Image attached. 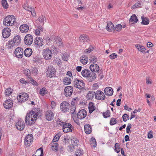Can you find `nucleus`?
Listing matches in <instances>:
<instances>
[{"instance_id": "27", "label": "nucleus", "mask_w": 156, "mask_h": 156, "mask_svg": "<svg viewBox=\"0 0 156 156\" xmlns=\"http://www.w3.org/2000/svg\"><path fill=\"white\" fill-rule=\"evenodd\" d=\"M32 53V50L31 49L29 48H27L24 51L25 56L28 57H30Z\"/></svg>"}, {"instance_id": "24", "label": "nucleus", "mask_w": 156, "mask_h": 156, "mask_svg": "<svg viewBox=\"0 0 156 156\" xmlns=\"http://www.w3.org/2000/svg\"><path fill=\"white\" fill-rule=\"evenodd\" d=\"M104 92L105 94L108 96H111L112 95L113 90L110 87H106L105 89Z\"/></svg>"}, {"instance_id": "62", "label": "nucleus", "mask_w": 156, "mask_h": 156, "mask_svg": "<svg viewBox=\"0 0 156 156\" xmlns=\"http://www.w3.org/2000/svg\"><path fill=\"white\" fill-rule=\"evenodd\" d=\"M131 128V124L129 123L128 124V125L126 128V133H129V132L130 129Z\"/></svg>"}, {"instance_id": "64", "label": "nucleus", "mask_w": 156, "mask_h": 156, "mask_svg": "<svg viewBox=\"0 0 156 156\" xmlns=\"http://www.w3.org/2000/svg\"><path fill=\"white\" fill-rule=\"evenodd\" d=\"M93 50V48H91L90 47L86 49L84 51V52L85 53H90V52L91 51H92Z\"/></svg>"}, {"instance_id": "33", "label": "nucleus", "mask_w": 156, "mask_h": 156, "mask_svg": "<svg viewBox=\"0 0 156 156\" xmlns=\"http://www.w3.org/2000/svg\"><path fill=\"white\" fill-rule=\"evenodd\" d=\"M88 108L89 112L91 114L93 111L95 109V108L94 105V103L93 102H90L89 104Z\"/></svg>"}, {"instance_id": "31", "label": "nucleus", "mask_w": 156, "mask_h": 156, "mask_svg": "<svg viewBox=\"0 0 156 156\" xmlns=\"http://www.w3.org/2000/svg\"><path fill=\"white\" fill-rule=\"evenodd\" d=\"M136 47L140 51L142 52L144 54L146 53V50L144 46L141 45L136 44L135 45Z\"/></svg>"}, {"instance_id": "26", "label": "nucleus", "mask_w": 156, "mask_h": 156, "mask_svg": "<svg viewBox=\"0 0 156 156\" xmlns=\"http://www.w3.org/2000/svg\"><path fill=\"white\" fill-rule=\"evenodd\" d=\"M21 37L17 35L15 36L13 39L12 42L14 43L15 46H18L20 42Z\"/></svg>"}, {"instance_id": "40", "label": "nucleus", "mask_w": 156, "mask_h": 156, "mask_svg": "<svg viewBox=\"0 0 156 156\" xmlns=\"http://www.w3.org/2000/svg\"><path fill=\"white\" fill-rule=\"evenodd\" d=\"M90 144L91 146L95 147L96 146V141L94 137H92L90 139Z\"/></svg>"}, {"instance_id": "15", "label": "nucleus", "mask_w": 156, "mask_h": 156, "mask_svg": "<svg viewBox=\"0 0 156 156\" xmlns=\"http://www.w3.org/2000/svg\"><path fill=\"white\" fill-rule=\"evenodd\" d=\"M87 115V112L85 109H81L80 110L77 114V117L78 119H82L85 118Z\"/></svg>"}, {"instance_id": "36", "label": "nucleus", "mask_w": 156, "mask_h": 156, "mask_svg": "<svg viewBox=\"0 0 156 156\" xmlns=\"http://www.w3.org/2000/svg\"><path fill=\"white\" fill-rule=\"evenodd\" d=\"M63 82L65 85H68L71 83V79L70 78L65 77L63 79Z\"/></svg>"}, {"instance_id": "41", "label": "nucleus", "mask_w": 156, "mask_h": 156, "mask_svg": "<svg viewBox=\"0 0 156 156\" xmlns=\"http://www.w3.org/2000/svg\"><path fill=\"white\" fill-rule=\"evenodd\" d=\"M30 118H27V124L29 125H33L34 123L35 122V121L36 119H34L33 118H31L30 119Z\"/></svg>"}, {"instance_id": "39", "label": "nucleus", "mask_w": 156, "mask_h": 156, "mask_svg": "<svg viewBox=\"0 0 156 156\" xmlns=\"http://www.w3.org/2000/svg\"><path fill=\"white\" fill-rule=\"evenodd\" d=\"M95 92L93 91H89L87 95L88 98L92 99L94 97Z\"/></svg>"}, {"instance_id": "53", "label": "nucleus", "mask_w": 156, "mask_h": 156, "mask_svg": "<svg viewBox=\"0 0 156 156\" xmlns=\"http://www.w3.org/2000/svg\"><path fill=\"white\" fill-rule=\"evenodd\" d=\"M60 136V134L58 133L56 134L53 138L52 140V142L54 143L58 141Z\"/></svg>"}, {"instance_id": "54", "label": "nucleus", "mask_w": 156, "mask_h": 156, "mask_svg": "<svg viewBox=\"0 0 156 156\" xmlns=\"http://www.w3.org/2000/svg\"><path fill=\"white\" fill-rule=\"evenodd\" d=\"M79 100V98L78 97L73 98L71 102V105H75L77 103V102Z\"/></svg>"}, {"instance_id": "5", "label": "nucleus", "mask_w": 156, "mask_h": 156, "mask_svg": "<svg viewBox=\"0 0 156 156\" xmlns=\"http://www.w3.org/2000/svg\"><path fill=\"white\" fill-rule=\"evenodd\" d=\"M73 128V127L71 124L66 122L62 126V130L65 133L72 132Z\"/></svg>"}, {"instance_id": "29", "label": "nucleus", "mask_w": 156, "mask_h": 156, "mask_svg": "<svg viewBox=\"0 0 156 156\" xmlns=\"http://www.w3.org/2000/svg\"><path fill=\"white\" fill-rule=\"evenodd\" d=\"M9 16H7L5 17L3 21V24L7 26H11L12 24L11 21L9 20Z\"/></svg>"}, {"instance_id": "3", "label": "nucleus", "mask_w": 156, "mask_h": 156, "mask_svg": "<svg viewBox=\"0 0 156 156\" xmlns=\"http://www.w3.org/2000/svg\"><path fill=\"white\" fill-rule=\"evenodd\" d=\"M43 55L46 60L50 59L52 56V53L51 50L49 48H46L43 50Z\"/></svg>"}, {"instance_id": "56", "label": "nucleus", "mask_w": 156, "mask_h": 156, "mask_svg": "<svg viewBox=\"0 0 156 156\" xmlns=\"http://www.w3.org/2000/svg\"><path fill=\"white\" fill-rule=\"evenodd\" d=\"M30 80V83H32V84L37 86L38 85V84L35 80H34L31 77H29Z\"/></svg>"}, {"instance_id": "63", "label": "nucleus", "mask_w": 156, "mask_h": 156, "mask_svg": "<svg viewBox=\"0 0 156 156\" xmlns=\"http://www.w3.org/2000/svg\"><path fill=\"white\" fill-rule=\"evenodd\" d=\"M42 25H37L36 26V27L38 30H39L40 32H43V29Z\"/></svg>"}, {"instance_id": "13", "label": "nucleus", "mask_w": 156, "mask_h": 156, "mask_svg": "<svg viewBox=\"0 0 156 156\" xmlns=\"http://www.w3.org/2000/svg\"><path fill=\"white\" fill-rule=\"evenodd\" d=\"M16 126L18 129L22 130L24 129L25 124L23 121L21 119H19L16 124Z\"/></svg>"}, {"instance_id": "49", "label": "nucleus", "mask_w": 156, "mask_h": 156, "mask_svg": "<svg viewBox=\"0 0 156 156\" xmlns=\"http://www.w3.org/2000/svg\"><path fill=\"white\" fill-rule=\"evenodd\" d=\"M115 150L117 153H119L120 151V145L118 143H116L115 146Z\"/></svg>"}, {"instance_id": "46", "label": "nucleus", "mask_w": 156, "mask_h": 156, "mask_svg": "<svg viewBox=\"0 0 156 156\" xmlns=\"http://www.w3.org/2000/svg\"><path fill=\"white\" fill-rule=\"evenodd\" d=\"M89 60L91 62H92L93 63H95L97 62L98 60L97 58L94 55L91 56Z\"/></svg>"}, {"instance_id": "60", "label": "nucleus", "mask_w": 156, "mask_h": 156, "mask_svg": "<svg viewBox=\"0 0 156 156\" xmlns=\"http://www.w3.org/2000/svg\"><path fill=\"white\" fill-rule=\"evenodd\" d=\"M136 8L140 7L141 6V3L139 2H138L136 3L133 5Z\"/></svg>"}, {"instance_id": "19", "label": "nucleus", "mask_w": 156, "mask_h": 156, "mask_svg": "<svg viewBox=\"0 0 156 156\" xmlns=\"http://www.w3.org/2000/svg\"><path fill=\"white\" fill-rule=\"evenodd\" d=\"M45 116L47 120L51 121L54 118V114L51 111H48L45 113Z\"/></svg>"}, {"instance_id": "58", "label": "nucleus", "mask_w": 156, "mask_h": 156, "mask_svg": "<svg viewBox=\"0 0 156 156\" xmlns=\"http://www.w3.org/2000/svg\"><path fill=\"white\" fill-rule=\"evenodd\" d=\"M24 73L28 77H31L30 76V72L29 69H27L25 70L24 72Z\"/></svg>"}, {"instance_id": "61", "label": "nucleus", "mask_w": 156, "mask_h": 156, "mask_svg": "<svg viewBox=\"0 0 156 156\" xmlns=\"http://www.w3.org/2000/svg\"><path fill=\"white\" fill-rule=\"evenodd\" d=\"M62 59L65 61H67L68 60V55L66 54H64L62 57Z\"/></svg>"}, {"instance_id": "1", "label": "nucleus", "mask_w": 156, "mask_h": 156, "mask_svg": "<svg viewBox=\"0 0 156 156\" xmlns=\"http://www.w3.org/2000/svg\"><path fill=\"white\" fill-rule=\"evenodd\" d=\"M81 74L83 77L87 78L88 81L90 82L94 80L97 76V75L95 73H91L90 70L87 69L83 70L81 72Z\"/></svg>"}, {"instance_id": "17", "label": "nucleus", "mask_w": 156, "mask_h": 156, "mask_svg": "<svg viewBox=\"0 0 156 156\" xmlns=\"http://www.w3.org/2000/svg\"><path fill=\"white\" fill-rule=\"evenodd\" d=\"M52 39L55 40L54 43L56 44L59 47H62L63 46L62 39L59 37L57 36H53Z\"/></svg>"}, {"instance_id": "23", "label": "nucleus", "mask_w": 156, "mask_h": 156, "mask_svg": "<svg viewBox=\"0 0 156 156\" xmlns=\"http://www.w3.org/2000/svg\"><path fill=\"white\" fill-rule=\"evenodd\" d=\"M29 29V27L26 24L21 25L20 27V31L23 33L27 32Z\"/></svg>"}, {"instance_id": "57", "label": "nucleus", "mask_w": 156, "mask_h": 156, "mask_svg": "<svg viewBox=\"0 0 156 156\" xmlns=\"http://www.w3.org/2000/svg\"><path fill=\"white\" fill-rule=\"evenodd\" d=\"M117 123V120L115 118H112L110 120V124L111 125H113Z\"/></svg>"}, {"instance_id": "48", "label": "nucleus", "mask_w": 156, "mask_h": 156, "mask_svg": "<svg viewBox=\"0 0 156 156\" xmlns=\"http://www.w3.org/2000/svg\"><path fill=\"white\" fill-rule=\"evenodd\" d=\"M83 154V151L81 150H78L75 153V156H81Z\"/></svg>"}, {"instance_id": "4", "label": "nucleus", "mask_w": 156, "mask_h": 156, "mask_svg": "<svg viewBox=\"0 0 156 156\" xmlns=\"http://www.w3.org/2000/svg\"><path fill=\"white\" fill-rule=\"evenodd\" d=\"M33 137L32 134H30L27 135L24 141L25 145L27 147L30 146L33 141Z\"/></svg>"}, {"instance_id": "16", "label": "nucleus", "mask_w": 156, "mask_h": 156, "mask_svg": "<svg viewBox=\"0 0 156 156\" xmlns=\"http://www.w3.org/2000/svg\"><path fill=\"white\" fill-rule=\"evenodd\" d=\"M13 104L12 100L9 99L6 100L3 103L4 107L7 109H9L12 107Z\"/></svg>"}, {"instance_id": "32", "label": "nucleus", "mask_w": 156, "mask_h": 156, "mask_svg": "<svg viewBox=\"0 0 156 156\" xmlns=\"http://www.w3.org/2000/svg\"><path fill=\"white\" fill-rule=\"evenodd\" d=\"M138 19L135 14L133 15L129 19V22L132 23H135L137 22L138 21Z\"/></svg>"}, {"instance_id": "11", "label": "nucleus", "mask_w": 156, "mask_h": 156, "mask_svg": "<svg viewBox=\"0 0 156 156\" xmlns=\"http://www.w3.org/2000/svg\"><path fill=\"white\" fill-rule=\"evenodd\" d=\"M14 53L17 57L21 58L23 56V50L22 48L18 47L15 49Z\"/></svg>"}, {"instance_id": "43", "label": "nucleus", "mask_w": 156, "mask_h": 156, "mask_svg": "<svg viewBox=\"0 0 156 156\" xmlns=\"http://www.w3.org/2000/svg\"><path fill=\"white\" fill-rule=\"evenodd\" d=\"M23 8L26 10H27L29 11H33L34 10V8L32 7H29L28 4H24L23 5Z\"/></svg>"}, {"instance_id": "42", "label": "nucleus", "mask_w": 156, "mask_h": 156, "mask_svg": "<svg viewBox=\"0 0 156 156\" xmlns=\"http://www.w3.org/2000/svg\"><path fill=\"white\" fill-rule=\"evenodd\" d=\"M12 93V90L11 88H7L6 89L5 92V95L6 96H9Z\"/></svg>"}, {"instance_id": "44", "label": "nucleus", "mask_w": 156, "mask_h": 156, "mask_svg": "<svg viewBox=\"0 0 156 156\" xmlns=\"http://www.w3.org/2000/svg\"><path fill=\"white\" fill-rule=\"evenodd\" d=\"M2 5L5 9H7L8 7V5L6 0H2Z\"/></svg>"}, {"instance_id": "21", "label": "nucleus", "mask_w": 156, "mask_h": 156, "mask_svg": "<svg viewBox=\"0 0 156 156\" xmlns=\"http://www.w3.org/2000/svg\"><path fill=\"white\" fill-rule=\"evenodd\" d=\"M80 41L82 43L88 42L89 41V37L87 35L84 34H81L79 37Z\"/></svg>"}, {"instance_id": "59", "label": "nucleus", "mask_w": 156, "mask_h": 156, "mask_svg": "<svg viewBox=\"0 0 156 156\" xmlns=\"http://www.w3.org/2000/svg\"><path fill=\"white\" fill-rule=\"evenodd\" d=\"M117 56V55L115 53H113L111 55H110L109 57L111 59H114L116 58Z\"/></svg>"}, {"instance_id": "52", "label": "nucleus", "mask_w": 156, "mask_h": 156, "mask_svg": "<svg viewBox=\"0 0 156 156\" xmlns=\"http://www.w3.org/2000/svg\"><path fill=\"white\" fill-rule=\"evenodd\" d=\"M12 41H9L8 44L6 45L8 49H10L14 46H15L14 43Z\"/></svg>"}, {"instance_id": "18", "label": "nucleus", "mask_w": 156, "mask_h": 156, "mask_svg": "<svg viewBox=\"0 0 156 156\" xmlns=\"http://www.w3.org/2000/svg\"><path fill=\"white\" fill-rule=\"evenodd\" d=\"M11 30L8 27L5 28L3 30L2 35L3 37L5 38L8 37L11 34Z\"/></svg>"}, {"instance_id": "14", "label": "nucleus", "mask_w": 156, "mask_h": 156, "mask_svg": "<svg viewBox=\"0 0 156 156\" xmlns=\"http://www.w3.org/2000/svg\"><path fill=\"white\" fill-rule=\"evenodd\" d=\"M65 95L66 97H70L73 92V88L71 86L66 87L64 89Z\"/></svg>"}, {"instance_id": "37", "label": "nucleus", "mask_w": 156, "mask_h": 156, "mask_svg": "<svg viewBox=\"0 0 156 156\" xmlns=\"http://www.w3.org/2000/svg\"><path fill=\"white\" fill-rule=\"evenodd\" d=\"M50 145L52 149L53 150L57 151L58 150V144L57 143L54 142L50 144Z\"/></svg>"}, {"instance_id": "22", "label": "nucleus", "mask_w": 156, "mask_h": 156, "mask_svg": "<svg viewBox=\"0 0 156 156\" xmlns=\"http://www.w3.org/2000/svg\"><path fill=\"white\" fill-rule=\"evenodd\" d=\"M45 20V17L42 15L40 16L37 20L36 21V23L37 25H43L44 24V20Z\"/></svg>"}, {"instance_id": "7", "label": "nucleus", "mask_w": 156, "mask_h": 156, "mask_svg": "<svg viewBox=\"0 0 156 156\" xmlns=\"http://www.w3.org/2000/svg\"><path fill=\"white\" fill-rule=\"evenodd\" d=\"M60 108L62 112H68L70 108V105L68 102L64 101L61 103Z\"/></svg>"}, {"instance_id": "50", "label": "nucleus", "mask_w": 156, "mask_h": 156, "mask_svg": "<svg viewBox=\"0 0 156 156\" xmlns=\"http://www.w3.org/2000/svg\"><path fill=\"white\" fill-rule=\"evenodd\" d=\"M122 28V26L121 24H118L116 26L114 27V31H120Z\"/></svg>"}, {"instance_id": "47", "label": "nucleus", "mask_w": 156, "mask_h": 156, "mask_svg": "<svg viewBox=\"0 0 156 156\" xmlns=\"http://www.w3.org/2000/svg\"><path fill=\"white\" fill-rule=\"evenodd\" d=\"M71 141L74 146H77L79 142L78 140H77L76 138H73L72 140H71Z\"/></svg>"}, {"instance_id": "6", "label": "nucleus", "mask_w": 156, "mask_h": 156, "mask_svg": "<svg viewBox=\"0 0 156 156\" xmlns=\"http://www.w3.org/2000/svg\"><path fill=\"white\" fill-rule=\"evenodd\" d=\"M47 76L50 78H51L56 74L55 68L52 66H49L47 71Z\"/></svg>"}, {"instance_id": "28", "label": "nucleus", "mask_w": 156, "mask_h": 156, "mask_svg": "<svg viewBox=\"0 0 156 156\" xmlns=\"http://www.w3.org/2000/svg\"><path fill=\"white\" fill-rule=\"evenodd\" d=\"M92 131L91 127L89 124H86L84 126V131L86 134H90Z\"/></svg>"}, {"instance_id": "55", "label": "nucleus", "mask_w": 156, "mask_h": 156, "mask_svg": "<svg viewBox=\"0 0 156 156\" xmlns=\"http://www.w3.org/2000/svg\"><path fill=\"white\" fill-rule=\"evenodd\" d=\"M76 107L74 105H71V106L70 112L72 114L75 113L76 110Z\"/></svg>"}, {"instance_id": "25", "label": "nucleus", "mask_w": 156, "mask_h": 156, "mask_svg": "<svg viewBox=\"0 0 156 156\" xmlns=\"http://www.w3.org/2000/svg\"><path fill=\"white\" fill-rule=\"evenodd\" d=\"M35 44L37 45L39 47L42 46L43 44V41L42 38L40 37H37L36 38V40L34 41Z\"/></svg>"}, {"instance_id": "2", "label": "nucleus", "mask_w": 156, "mask_h": 156, "mask_svg": "<svg viewBox=\"0 0 156 156\" xmlns=\"http://www.w3.org/2000/svg\"><path fill=\"white\" fill-rule=\"evenodd\" d=\"M74 86L79 89H82L84 87L85 83L82 80L76 79L74 80Z\"/></svg>"}, {"instance_id": "38", "label": "nucleus", "mask_w": 156, "mask_h": 156, "mask_svg": "<svg viewBox=\"0 0 156 156\" xmlns=\"http://www.w3.org/2000/svg\"><path fill=\"white\" fill-rule=\"evenodd\" d=\"M48 93V91L46 88L45 87H43L40 89L39 92L40 94L42 96H43L44 95L47 94Z\"/></svg>"}, {"instance_id": "20", "label": "nucleus", "mask_w": 156, "mask_h": 156, "mask_svg": "<svg viewBox=\"0 0 156 156\" xmlns=\"http://www.w3.org/2000/svg\"><path fill=\"white\" fill-rule=\"evenodd\" d=\"M90 70L94 73L98 72L100 70L99 66L95 63L91 64L90 66Z\"/></svg>"}, {"instance_id": "9", "label": "nucleus", "mask_w": 156, "mask_h": 156, "mask_svg": "<svg viewBox=\"0 0 156 156\" xmlns=\"http://www.w3.org/2000/svg\"><path fill=\"white\" fill-rule=\"evenodd\" d=\"M33 41V37L30 34H28L26 35L24 39L25 44L28 45L31 44Z\"/></svg>"}, {"instance_id": "8", "label": "nucleus", "mask_w": 156, "mask_h": 156, "mask_svg": "<svg viewBox=\"0 0 156 156\" xmlns=\"http://www.w3.org/2000/svg\"><path fill=\"white\" fill-rule=\"evenodd\" d=\"M95 97L98 100H104L105 98V96L104 94L101 90H97L96 92Z\"/></svg>"}, {"instance_id": "10", "label": "nucleus", "mask_w": 156, "mask_h": 156, "mask_svg": "<svg viewBox=\"0 0 156 156\" xmlns=\"http://www.w3.org/2000/svg\"><path fill=\"white\" fill-rule=\"evenodd\" d=\"M38 116L37 112H35L33 111H30L27 115L25 118V122L27 124V118H30V116L31 118H34L35 119H37V116Z\"/></svg>"}, {"instance_id": "45", "label": "nucleus", "mask_w": 156, "mask_h": 156, "mask_svg": "<svg viewBox=\"0 0 156 156\" xmlns=\"http://www.w3.org/2000/svg\"><path fill=\"white\" fill-rule=\"evenodd\" d=\"M9 16V20L10 21H11L12 26L13 25L15 21V18H14V16L13 15H8Z\"/></svg>"}, {"instance_id": "35", "label": "nucleus", "mask_w": 156, "mask_h": 156, "mask_svg": "<svg viewBox=\"0 0 156 156\" xmlns=\"http://www.w3.org/2000/svg\"><path fill=\"white\" fill-rule=\"evenodd\" d=\"M142 20V22H141V24L143 25H147L149 24V21L148 18L144 17V16L141 17Z\"/></svg>"}, {"instance_id": "34", "label": "nucleus", "mask_w": 156, "mask_h": 156, "mask_svg": "<svg viewBox=\"0 0 156 156\" xmlns=\"http://www.w3.org/2000/svg\"><path fill=\"white\" fill-rule=\"evenodd\" d=\"M114 26L112 23L110 22L107 23L106 29L109 31H112L114 29Z\"/></svg>"}, {"instance_id": "12", "label": "nucleus", "mask_w": 156, "mask_h": 156, "mask_svg": "<svg viewBox=\"0 0 156 156\" xmlns=\"http://www.w3.org/2000/svg\"><path fill=\"white\" fill-rule=\"evenodd\" d=\"M28 98V96L27 93H21L17 97L18 101L21 102H24L27 101Z\"/></svg>"}, {"instance_id": "51", "label": "nucleus", "mask_w": 156, "mask_h": 156, "mask_svg": "<svg viewBox=\"0 0 156 156\" xmlns=\"http://www.w3.org/2000/svg\"><path fill=\"white\" fill-rule=\"evenodd\" d=\"M103 116L105 118H107L109 117L110 115V111L108 110L106 112H104L103 114Z\"/></svg>"}, {"instance_id": "30", "label": "nucleus", "mask_w": 156, "mask_h": 156, "mask_svg": "<svg viewBox=\"0 0 156 156\" xmlns=\"http://www.w3.org/2000/svg\"><path fill=\"white\" fill-rule=\"evenodd\" d=\"M88 60V58L85 55L82 56L80 58V62L83 65H85L87 63Z\"/></svg>"}]
</instances>
